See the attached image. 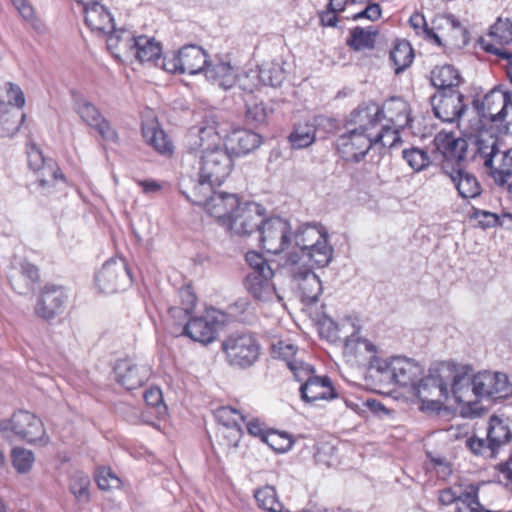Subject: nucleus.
<instances>
[{
    "instance_id": "5fc2aeb1",
    "label": "nucleus",
    "mask_w": 512,
    "mask_h": 512,
    "mask_svg": "<svg viewBox=\"0 0 512 512\" xmlns=\"http://www.w3.org/2000/svg\"><path fill=\"white\" fill-rule=\"evenodd\" d=\"M373 145L380 144L385 148L396 147L401 142L399 127L383 125L381 130L372 134Z\"/></svg>"
},
{
    "instance_id": "b1692460",
    "label": "nucleus",
    "mask_w": 512,
    "mask_h": 512,
    "mask_svg": "<svg viewBox=\"0 0 512 512\" xmlns=\"http://www.w3.org/2000/svg\"><path fill=\"white\" fill-rule=\"evenodd\" d=\"M472 390L480 398H503L508 395L509 383L505 374L483 372L474 377Z\"/></svg>"
},
{
    "instance_id": "680f3d73",
    "label": "nucleus",
    "mask_w": 512,
    "mask_h": 512,
    "mask_svg": "<svg viewBox=\"0 0 512 512\" xmlns=\"http://www.w3.org/2000/svg\"><path fill=\"white\" fill-rule=\"evenodd\" d=\"M466 446L474 453L475 455L485 456V457H494L497 450L495 447H492V443L490 441L486 442L484 439L478 437H470L466 440Z\"/></svg>"
},
{
    "instance_id": "6e6d98bb",
    "label": "nucleus",
    "mask_w": 512,
    "mask_h": 512,
    "mask_svg": "<svg viewBox=\"0 0 512 512\" xmlns=\"http://www.w3.org/2000/svg\"><path fill=\"white\" fill-rule=\"evenodd\" d=\"M11 460L18 473H27L32 469L35 457L32 451L15 447L11 451Z\"/></svg>"
},
{
    "instance_id": "a18cd8bd",
    "label": "nucleus",
    "mask_w": 512,
    "mask_h": 512,
    "mask_svg": "<svg viewBox=\"0 0 512 512\" xmlns=\"http://www.w3.org/2000/svg\"><path fill=\"white\" fill-rule=\"evenodd\" d=\"M487 439L492 443V447L498 450L512 439V433L509 426L501 418L493 415L489 420Z\"/></svg>"
},
{
    "instance_id": "4d7b16f0",
    "label": "nucleus",
    "mask_w": 512,
    "mask_h": 512,
    "mask_svg": "<svg viewBox=\"0 0 512 512\" xmlns=\"http://www.w3.org/2000/svg\"><path fill=\"white\" fill-rule=\"evenodd\" d=\"M303 297L314 302L322 291L321 281L313 272H307L299 284Z\"/></svg>"
},
{
    "instance_id": "6ab92c4d",
    "label": "nucleus",
    "mask_w": 512,
    "mask_h": 512,
    "mask_svg": "<svg viewBox=\"0 0 512 512\" xmlns=\"http://www.w3.org/2000/svg\"><path fill=\"white\" fill-rule=\"evenodd\" d=\"M436 150L443 158L442 168L448 166L457 167L465 160L467 155L468 143L464 138L457 137L454 132L440 131L434 138Z\"/></svg>"
},
{
    "instance_id": "13d9d810",
    "label": "nucleus",
    "mask_w": 512,
    "mask_h": 512,
    "mask_svg": "<svg viewBox=\"0 0 512 512\" xmlns=\"http://www.w3.org/2000/svg\"><path fill=\"white\" fill-rule=\"evenodd\" d=\"M264 443L275 452L284 453L292 447L294 441L288 433L271 429L270 433L266 435Z\"/></svg>"
},
{
    "instance_id": "de8ad7c7",
    "label": "nucleus",
    "mask_w": 512,
    "mask_h": 512,
    "mask_svg": "<svg viewBox=\"0 0 512 512\" xmlns=\"http://www.w3.org/2000/svg\"><path fill=\"white\" fill-rule=\"evenodd\" d=\"M414 59V52L409 42L403 40L397 42L390 52V60L393 62L394 71L400 74L408 68Z\"/></svg>"
},
{
    "instance_id": "9d476101",
    "label": "nucleus",
    "mask_w": 512,
    "mask_h": 512,
    "mask_svg": "<svg viewBox=\"0 0 512 512\" xmlns=\"http://www.w3.org/2000/svg\"><path fill=\"white\" fill-rule=\"evenodd\" d=\"M294 379L301 383L299 392L301 399L305 402L332 400L338 396L330 377L316 375L315 368L311 364L305 368L302 367Z\"/></svg>"
},
{
    "instance_id": "0e129e2a",
    "label": "nucleus",
    "mask_w": 512,
    "mask_h": 512,
    "mask_svg": "<svg viewBox=\"0 0 512 512\" xmlns=\"http://www.w3.org/2000/svg\"><path fill=\"white\" fill-rule=\"evenodd\" d=\"M507 212H503L501 215L479 210L475 212V217L479 219V222L485 227H495V226H504L508 227L511 225L509 218H504V214Z\"/></svg>"
},
{
    "instance_id": "338daca9",
    "label": "nucleus",
    "mask_w": 512,
    "mask_h": 512,
    "mask_svg": "<svg viewBox=\"0 0 512 512\" xmlns=\"http://www.w3.org/2000/svg\"><path fill=\"white\" fill-rule=\"evenodd\" d=\"M180 306L187 311L194 313L197 305V296L190 285L182 287L179 291Z\"/></svg>"
},
{
    "instance_id": "39448f33",
    "label": "nucleus",
    "mask_w": 512,
    "mask_h": 512,
    "mask_svg": "<svg viewBox=\"0 0 512 512\" xmlns=\"http://www.w3.org/2000/svg\"><path fill=\"white\" fill-rule=\"evenodd\" d=\"M186 198L193 204L200 205L206 213L218 222L224 219V190H222L221 171H216L213 180L201 172L200 178L191 192L185 193Z\"/></svg>"
},
{
    "instance_id": "bf43d9fd",
    "label": "nucleus",
    "mask_w": 512,
    "mask_h": 512,
    "mask_svg": "<svg viewBox=\"0 0 512 512\" xmlns=\"http://www.w3.org/2000/svg\"><path fill=\"white\" fill-rule=\"evenodd\" d=\"M94 479L100 490L116 489L122 485L121 479L109 467H99Z\"/></svg>"
},
{
    "instance_id": "1a4fd4ad",
    "label": "nucleus",
    "mask_w": 512,
    "mask_h": 512,
    "mask_svg": "<svg viewBox=\"0 0 512 512\" xmlns=\"http://www.w3.org/2000/svg\"><path fill=\"white\" fill-rule=\"evenodd\" d=\"M244 427L251 436L259 438L262 442L271 431L259 418L248 421L242 408L226 405V444L228 446L238 445L243 436Z\"/></svg>"
},
{
    "instance_id": "cd10ccee",
    "label": "nucleus",
    "mask_w": 512,
    "mask_h": 512,
    "mask_svg": "<svg viewBox=\"0 0 512 512\" xmlns=\"http://www.w3.org/2000/svg\"><path fill=\"white\" fill-rule=\"evenodd\" d=\"M271 356L273 359L284 362L293 377L302 367L305 368L309 364L303 358L304 353L290 339H281L273 343Z\"/></svg>"
},
{
    "instance_id": "aec40b11",
    "label": "nucleus",
    "mask_w": 512,
    "mask_h": 512,
    "mask_svg": "<svg viewBox=\"0 0 512 512\" xmlns=\"http://www.w3.org/2000/svg\"><path fill=\"white\" fill-rule=\"evenodd\" d=\"M220 314L214 308H207L202 316L189 319L183 336L203 344L214 341L218 331Z\"/></svg>"
},
{
    "instance_id": "f3484780",
    "label": "nucleus",
    "mask_w": 512,
    "mask_h": 512,
    "mask_svg": "<svg viewBox=\"0 0 512 512\" xmlns=\"http://www.w3.org/2000/svg\"><path fill=\"white\" fill-rule=\"evenodd\" d=\"M259 356V345L251 334L230 336L226 340V359L230 365L248 367Z\"/></svg>"
},
{
    "instance_id": "09e8293b",
    "label": "nucleus",
    "mask_w": 512,
    "mask_h": 512,
    "mask_svg": "<svg viewBox=\"0 0 512 512\" xmlns=\"http://www.w3.org/2000/svg\"><path fill=\"white\" fill-rule=\"evenodd\" d=\"M391 373L394 381L402 386L413 382L415 376L414 364L406 358H396L391 364Z\"/></svg>"
},
{
    "instance_id": "58836bf2",
    "label": "nucleus",
    "mask_w": 512,
    "mask_h": 512,
    "mask_svg": "<svg viewBox=\"0 0 512 512\" xmlns=\"http://www.w3.org/2000/svg\"><path fill=\"white\" fill-rule=\"evenodd\" d=\"M489 98H473V105L476 109L483 108L484 102ZM482 117H489L492 122H499L501 129L507 134H512V98H504V103L501 110L497 113L488 112L484 110L479 111Z\"/></svg>"
},
{
    "instance_id": "bb28decb",
    "label": "nucleus",
    "mask_w": 512,
    "mask_h": 512,
    "mask_svg": "<svg viewBox=\"0 0 512 512\" xmlns=\"http://www.w3.org/2000/svg\"><path fill=\"white\" fill-rule=\"evenodd\" d=\"M382 121L383 110L372 100L360 105L349 118V123L354 125L353 129L367 134H373Z\"/></svg>"
},
{
    "instance_id": "c756f323",
    "label": "nucleus",
    "mask_w": 512,
    "mask_h": 512,
    "mask_svg": "<svg viewBox=\"0 0 512 512\" xmlns=\"http://www.w3.org/2000/svg\"><path fill=\"white\" fill-rule=\"evenodd\" d=\"M273 277L272 268H266L264 272L251 271L246 276L244 285L255 299L267 301L272 299L276 293Z\"/></svg>"
},
{
    "instance_id": "3c124183",
    "label": "nucleus",
    "mask_w": 512,
    "mask_h": 512,
    "mask_svg": "<svg viewBox=\"0 0 512 512\" xmlns=\"http://www.w3.org/2000/svg\"><path fill=\"white\" fill-rule=\"evenodd\" d=\"M303 255L307 256L310 261L318 268L327 266L333 257V248L328 243V239L321 242V245H315L306 250Z\"/></svg>"
},
{
    "instance_id": "a19ab883",
    "label": "nucleus",
    "mask_w": 512,
    "mask_h": 512,
    "mask_svg": "<svg viewBox=\"0 0 512 512\" xmlns=\"http://www.w3.org/2000/svg\"><path fill=\"white\" fill-rule=\"evenodd\" d=\"M328 239V234L321 227L305 225L301 227L295 236V243L304 253L315 245H321V242Z\"/></svg>"
},
{
    "instance_id": "a211bd4d",
    "label": "nucleus",
    "mask_w": 512,
    "mask_h": 512,
    "mask_svg": "<svg viewBox=\"0 0 512 512\" xmlns=\"http://www.w3.org/2000/svg\"><path fill=\"white\" fill-rule=\"evenodd\" d=\"M321 127H334V120L325 116L299 119L293 124L288 141L292 148L303 149L315 142L316 134Z\"/></svg>"
},
{
    "instance_id": "f8f14e48",
    "label": "nucleus",
    "mask_w": 512,
    "mask_h": 512,
    "mask_svg": "<svg viewBox=\"0 0 512 512\" xmlns=\"http://www.w3.org/2000/svg\"><path fill=\"white\" fill-rule=\"evenodd\" d=\"M141 135L144 142L157 154L166 158L173 157L175 152L174 143L161 127L154 111L148 107L142 112Z\"/></svg>"
},
{
    "instance_id": "49530a36",
    "label": "nucleus",
    "mask_w": 512,
    "mask_h": 512,
    "mask_svg": "<svg viewBox=\"0 0 512 512\" xmlns=\"http://www.w3.org/2000/svg\"><path fill=\"white\" fill-rule=\"evenodd\" d=\"M193 313L184 308L173 306L167 311L166 326L169 333L175 337L183 336L186 323L192 318Z\"/></svg>"
},
{
    "instance_id": "393cba45",
    "label": "nucleus",
    "mask_w": 512,
    "mask_h": 512,
    "mask_svg": "<svg viewBox=\"0 0 512 512\" xmlns=\"http://www.w3.org/2000/svg\"><path fill=\"white\" fill-rule=\"evenodd\" d=\"M490 40L481 38L479 44L486 52L500 56L501 58L510 59L512 53L505 49L497 47V45H507L512 42V22L508 18H498L491 26L488 34Z\"/></svg>"
},
{
    "instance_id": "423d86ee",
    "label": "nucleus",
    "mask_w": 512,
    "mask_h": 512,
    "mask_svg": "<svg viewBox=\"0 0 512 512\" xmlns=\"http://www.w3.org/2000/svg\"><path fill=\"white\" fill-rule=\"evenodd\" d=\"M231 210L226 214V224L237 235H249L259 229L263 222L264 209L254 202H239L234 194L226 193V207Z\"/></svg>"
},
{
    "instance_id": "4c0bfd02",
    "label": "nucleus",
    "mask_w": 512,
    "mask_h": 512,
    "mask_svg": "<svg viewBox=\"0 0 512 512\" xmlns=\"http://www.w3.org/2000/svg\"><path fill=\"white\" fill-rule=\"evenodd\" d=\"M461 77L458 71L451 65H444L432 71L431 83L439 91L448 90L451 95L458 94L455 88L460 84Z\"/></svg>"
},
{
    "instance_id": "f03ea898",
    "label": "nucleus",
    "mask_w": 512,
    "mask_h": 512,
    "mask_svg": "<svg viewBox=\"0 0 512 512\" xmlns=\"http://www.w3.org/2000/svg\"><path fill=\"white\" fill-rule=\"evenodd\" d=\"M285 76L286 71L280 61L264 63L257 70L250 69L241 75L237 69L226 62V90L234 89L233 95L241 92L254 93L260 84L272 87L280 86Z\"/></svg>"
},
{
    "instance_id": "dca6fc26",
    "label": "nucleus",
    "mask_w": 512,
    "mask_h": 512,
    "mask_svg": "<svg viewBox=\"0 0 512 512\" xmlns=\"http://www.w3.org/2000/svg\"><path fill=\"white\" fill-rule=\"evenodd\" d=\"M68 300L69 296L63 286L46 284L40 289L35 314L44 320H52L64 311Z\"/></svg>"
},
{
    "instance_id": "4468645a",
    "label": "nucleus",
    "mask_w": 512,
    "mask_h": 512,
    "mask_svg": "<svg viewBox=\"0 0 512 512\" xmlns=\"http://www.w3.org/2000/svg\"><path fill=\"white\" fill-rule=\"evenodd\" d=\"M260 230V245L270 254L283 252L291 242V226L280 217L263 220Z\"/></svg>"
},
{
    "instance_id": "2eb2a0df",
    "label": "nucleus",
    "mask_w": 512,
    "mask_h": 512,
    "mask_svg": "<svg viewBox=\"0 0 512 512\" xmlns=\"http://www.w3.org/2000/svg\"><path fill=\"white\" fill-rule=\"evenodd\" d=\"M341 158L347 162H359L373 146L372 134L349 129L339 135L335 143Z\"/></svg>"
},
{
    "instance_id": "8fccbe9b",
    "label": "nucleus",
    "mask_w": 512,
    "mask_h": 512,
    "mask_svg": "<svg viewBox=\"0 0 512 512\" xmlns=\"http://www.w3.org/2000/svg\"><path fill=\"white\" fill-rule=\"evenodd\" d=\"M377 32L369 28L355 27L350 32L347 44L354 50L373 48Z\"/></svg>"
},
{
    "instance_id": "f257e3e1",
    "label": "nucleus",
    "mask_w": 512,
    "mask_h": 512,
    "mask_svg": "<svg viewBox=\"0 0 512 512\" xmlns=\"http://www.w3.org/2000/svg\"><path fill=\"white\" fill-rule=\"evenodd\" d=\"M464 377L454 371L450 364H441L435 373H430L416 388V395L421 402V410L427 412H439L444 402L448 399L449 386L458 403L465 402L463 397L462 381Z\"/></svg>"
},
{
    "instance_id": "5701e85b",
    "label": "nucleus",
    "mask_w": 512,
    "mask_h": 512,
    "mask_svg": "<svg viewBox=\"0 0 512 512\" xmlns=\"http://www.w3.org/2000/svg\"><path fill=\"white\" fill-rule=\"evenodd\" d=\"M25 98L0 100V138L14 136L25 120Z\"/></svg>"
},
{
    "instance_id": "79ce46f5",
    "label": "nucleus",
    "mask_w": 512,
    "mask_h": 512,
    "mask_svg": "<svg viewBox=\"0 0 512 512\" xmlns=\"http://www.w3.org/2000/svg\"><path fill=\"white\" fill-rule=\"evenodd\" d=\"M352 326H356L350 320H343L335 322L331 319L326 320L320 327V335L330 343H336L338 341L346 339L349 336Z\"/></svg>"
},
{
    "instance_id": "9b49d317",
    "label": "nucleus",
    "mask_w": 512,
    "mask_h": 512,
    "mask_svg": "<svg viewBox=\"0 0 512 512\" xmlns=\"http://www.w3.org/2000/svg\"><path fill=\"white\" fill-rule=\"evenodd\" d=\"M360 326H352L349 336L343 342L342 355L351 366H373L377 360L378 347L362 337Z\"/></svg>"
},
{
    "instance_id": "4be33fe9",
    "label": "nucleus",
    "mask_w": 512,
    "mask_h": 512,
    "mask_svg": "<svg viewBox=\"0 0 512 512\" xmlns=\"http://www.w3.org/2000/svg\"><path fill=\"white\" fill-rule=\"evenodd\" d=\"M83 7L87 27L99 36H106L115 29L114 20L108 9L99 0H74Z\"/></svg>"
},
{
    "instance_id": "7c9ffc66",
    "label": "nucleus",
    "mask_w": 512,
    "mask_h": 512,
    "mask_svg": "<svg viewBox=\"0 0 512 512\" xmlns=\"http://www.w3.org/2000/svg\"><path fill=\"white\" fill-rule=\"evenodd\" d=\"M77 113L88 125L97 130L105 141L117 142L118 133L108 120L103 118L98 109L91 103L84 101L77 106Z\"/></svg>"
},
{
    "instance_id": "052dcab7",
    "label": "nucleus",
    "mask_w": 512,
    "mask_h": 512,
    "mask_svg": "<svg viewBox=\"0 0 512 512\" xmlns=\"http://www.w3.org/2000/svg\"><path fill=\"white\" fill-rule=\"evenodd\" d=\"M404 160L414 171H421L430 163V157L426 151L412 147L402 152Z\"/></svg>"
},
{
    "instance_id": "2f4dec72",
    "label": "nucleus",
    "mask_w": 512,
    "mask_h": 512,
    "mask_svg": "<svg viewBox=\"0 0 512 512\" xmlns=\"http://www.w3.org/2000/svg\"><path fill=\"white\" fill-rule=\"evenodd\" d=\"M226 154L231 156L245 155L260 146L262 137L251 130L239 128L227 136Z\"/></svg>"
},
{
    "instance_id": "c9c22d12",
    "label": "nucleus",
    "mask_w": 512,
    "mask_h": 512,
    "mask_svg": "<svg viewBox=\"0 0 512 512\" xmlns=\"http://www.w3.org/2000/svg\"><path fill=\"white\" fill-rule=\"evenodd\" d=\"M273 112L274 101L272 99L265 101L263 98H250L246 103V121L255 127L266 124Z\"/></svg>"
},
{
    "instance_id": "c85d7f7f",
    "label": "nucleus",
    "mask_w": 512,
    "mask_h": 512,
    "mask_svg": "<svg viewBox=\"0 0 512 512\" xmlns=\"http://www.w3.org/2000/svg\"><path fill=\"white\" fill-rule=\"evenodd\" d=\"M444 173L454 184V187L458 191V194L463 199H473L481 195L482 187L477 177L464 170L460 166L448 169V166H444Z\"/></svg>"
},
{
    "instance_id": "72a5a7b5",
    "label": "nucleus",
    "mask_w": 512,
    "mask_h": 512,
    "mask_svg": "<svg viewBox=\"0 0 512 512\" xmlns=\"http://www.w3.org/2000/svg\"><path fill=\"white\" fill-rule=\"evenodd\" d=\"M181 74L195 75L208 64L206 52L197 45H186L179 50Z\"/></svg>"
},
{
    "instance_id": "37998d69",
    "label": "nucleus",
    "mask_w": 512,
    "mask_h": 512,
    "mask_svg": "<svg viewBox=\"0 0 512 512\" xmlns=\"http://www.w3.org/2000/svg\"><path fill=\"white\" fill-rule=\"evenodd\" d=\"M259 508L268 512H290L279 500L276 489L266 485L257 489L254 493Z\"/></svg>"
},
{
    "instance_id": "7ed1b4c3",
    "label": "nucleus",
    "mask_w": 512,
    "mask_h": 512,
    "mask_svg": "<svg viewBox=\"0 0 512 512\" xmlns=\"http://www.w3.org/2000/svg\"><path fill=\"white\" fill-rule=\"evenodd\" d=\"M477 155L483 161L488 176L496 186L508 185L512 180V148L501 151L498 138L480 135L476 141Z\"/></svg>"
},
{
    "instance_id": "6e6552de",
    "label": "nucleus",
    "mask_w": 512,
    "mask_h": 512,
    "mask_svg": "<svg viewBox=\"0 0 512 512\" xmlns=\"http://www.w3.org/2000/svg\"><path fill=\"white\" fill-rule=\"evenodd\" d=\"M198 137L203 153L201 172L205 177L213 180L216 171H222L221 163L224 159V152L220 149L222 139L218 124L215 121L207 122L205 126L199 128Z\"/></svg>"
},
{
    "instance_id": "ddd939ff",
    "label": "nucleus",
    "mask_w": 512,
    "mask_h": 512,
    "mask_svg": "<svg viewBox=\"0 0 512 512\" xmlns=\"http://www.w3.org/2000/svg\"><path fill=\"white\" fill-rule=\"evenodd\" d=\"M131 283V276L123 259L106 261L95 276L98 290L105 294H113L125 290Z\"/></svg>"
},
{
    "instance_id": "a878e982",
    "label": "nucleus",
    "mask_w": 512,
    "mask_h": 512,
    "mask_svg": "<svg viewBox=\"0 0 512 512\" xmlns=\"http://www.w3.org/2000/svg\"><path fill=\"white\" fill-rule=\"evenodd\" d=\"M432 23L437 28V31L447 30L440 35L442 39L441 45L463 48L468 44V31L453 15L436 16Z\"/></svg>"
},
{
    "instance_id": "473e14b6",
    "label": "nucleus",
    "mask_w": 512,
    "mask_h": 512,
    "mask_svg": "<svg viewBox=\"0 0 512 512\" xmlns=\"http://www.w3.org/2000/svg\"><path fill=\"white\" fill-rule=\"evenodd\" d=\"M380 107L383 110V120L386 119L389 124L401 129L412 128L411 110L404 98H387Z\"/></svg>"
},
{
    "instance_id": "0eeeda50",
    "label": "nucleus",
    "mask_w": 512,
    "mask_h": 512,
    "mask_svg": "<svg viewBox=\"0 0 512 512\" xmlns=\"http://www.w3.org/2000/svg\"><path fill=\"white\" fill-rule=\"evenodd\" d=\"M10 430L17 438L28 444L46 445L49 443L43 421L27 410L14 412L7 421L0 422V431Z\"/></svg>"
},
{
    "instance_id": "69168bd1",
    "label": "nucleus",
    "mask_w": 512,
    "mask_h": 512,
    "mask_svg": "<svg viewBox=\"0 0 512 512\" xmlns=\"http://www.w3.org/2000/svg\"><path fill=\"white\" fill-rule=\"evenodd\" d=\"M155 66L161 67L163 70L170 73H180L181 74V63L179 51L177 53H173L171 55H165L162 57V54L159 56V60H157L154 64Z\"/></svg>"
},
{
    "instance_id": "ea45409f",
    "label": "nucleus",
    "mask_w": 512,
    "mask_h": 512,
    "mask_svg": "<svg viewBox=\"0 0 512 512\" xmlns=\"http://www.w3.org/2000/svg\"><path fill=\"white\" fill-rule=\"evenodd\" d=\"M161 54V44L154 38L145 35L137 36L134 55L140 62H149L155 64V62L159 60V56Z\"/></svg>"
},
{
    "instance_id": "412c9836",
    "label": "nucleus",
    "mask_w": 512,
    "mask_h": 512,
    "mask_svg": "<svg viewBox=\"0 0 512 512\" xmlns=\"http://www.w3.org/2000/svg\"><path fill=\"white\" fill-rule=\"evenodd\" d=\"M115 380L127 390L142 387L151 377L152 369L146 364L131 359H120L114 367Z\"/></svg>"
},
{
    "instance_id": "774afa93",
    "label": "nucleus",
    "mask_w": 512,
    "mask_h": 512,
    "mask_svg": "<svg viewBox=\"0 0 512 512\" xmlns=\"http://www.w3.org/2000/svg\"><path fill=\"white\" fill-rule=\"evenodd\" d=\"M245 259L251 271L264 272L266 268H271L267 260L256 251H248Z\"/></svg>"
},
{
    "instance_id": "864d4df0",
    "label": "nucleus",
    "mask_w": 512,
    "mask_h": 512,
    "mask_svg": "<svg viewBox=\"0 0 512 512\" xmlns=\"http://www.w3.org/2000/svg\"><path fill=\"white\" fill-rule=\"evenodd\" d=\"M90 478L84 473H75L69 483V489L78 502L90 501Z\"/></svg>"
},
{
    "instance_id": "e2e57ef3",
    "label": "nucleus",
    "mask_w": 512,
    "mask_h": 512,
    "mask_svg": "<svg viewBox=\"0 0 512 512\" xmlns=\"http://www.w3.org/2000/svg\"><path fill=\"white\" fill-rule=\"evenodd\" d=\"M15 8L18 10L21 17L28 22L32 28L38 32L43 33L45 30V27L43 23L36 18L34 14L33 7L27 2V0H24L20 4L16 5Z\"/></svg>"
},
{
    "instance_id": "e433bc0d",
    "label": "nucleus",
    "mask_w": 512,
    "mask_h": 512,
    "mask_svg": "<svg viewBox=\"0 0 512 512\" xmlns=\"http://www.w3.org/2000/svg\"><path fill=\"white\" fill-rule=\"evenodd\" d=\"M106 36L107 47L116 57L128 56L130 53H134L137 36L131 31L125 29L114 30Z\"/></svg>"
},
{
    "instance_id": "20e7f679",
    "label": "nucleus",
    "mask_w": 512,
    "mask_h": 512,
    "mask_svg": "<svg viewBox=\"0 0 512 512\" xmlns=\"http://www.w3.org/2000/svg\"><path fill=\"white\" fill-rule=\"evenodd\" d=\"M26 154L28 168L33 173L35 184L42 194H53L59 182L67 184L59 164L52 158H46L35 144H27Z\"/></svg>"
},
{
    "instance_id": "c03bdc74",
    "label": "nucleus",
    "mask_w": 512,
    "mask_h": 512,
    "mask_svg": "<svg viewBox=\"0 0 512 512\" xmlns=\"http://www.w3.org/2000/svg\"><path fill=\"white\" fill-rule=\"evenodd\" d=\"M475 484H454L438 491V501L442 506H450L452 504L463 505L467 499V493L471 492L470 488H476Z\"/></svg>"
},
{
    "instance_id": "f704fd0d",
    "label": "nucleus",
    "mask_w": 512,
    "mask_h": 512,
    "mask_svg": "<svg viewBox=\"0 0 512 512\" xmlns=\"http://www.w3.org/2000/svg\"><path fill=\"white\" fill-rule=\"evenodd\" d=\"M433 111L443 122H454L466 109L463 98H432Z\"/></svg>"
},
{
    "instance_id": "603ef678",
    "label": "nucleus",
    "mask_w": 512,
    "mask_h": 512,
    "mask_svg": "<svg viewBox=\"0 0 512 512\" xmlns=\"http://www.w3.org/2000/svg\"><path fill=\"white\" fill-rule=\"evenodd\" d=\"M409 23L416 34L423 35L425 39L432 40L437 45L441 46L442 39L440 38V34L436 32L437 28H435L434 24L433 27H428L425 17L422 14L418 12L412 14Z\"/></svg>"
}]
</instances>
